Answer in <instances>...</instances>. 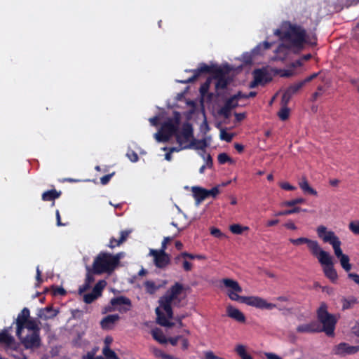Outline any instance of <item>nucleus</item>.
I'll return each mask as SVG.
<instances>
[{"label": "nucleus", "instance_id": "nucleus-43", "mask_svg": "<svg viewBox=\"0 0 359 359\" xmlns=\"http://www.w3.org/2000/svg\"><path fill=\"white\" fill-rule=\"evenodd\" d=\"M170 136L163 132L161 129H160V130L155 134V138L158 142H166L170 140Z\"/></svg>", "mask_w": 359, "mask_h": 359}, {"label": "nucleus", "instance_id": "nucleus-15", "mask_svg": "<svg viewBox=\"0 0 359 359\" xmlns=\"http://www.w3.org/2000/svg\"><path fill=\"white\" fill-rule=\"evenodd\" d=\"M110 304L113 306L123 305V307L118 309V310L122 312H127L130 311L132 306L130 299L124 296L112 298L110 301Z\"/></svg>", "mask_w": 359, "mask_h": 359}, {"label": "nucleus", "instance_id": "nucleus-21", "mask_svg": "<svg viewBox=\"0 0 359 359\" xmlns=\"http://www.w3.org/2000/svg\"><path fill=\"white\" fill-rule=\"evenodd\" d=\"M227 316L238 323H245V317L244 314L238 309L229 306L226 308Z\"/></svg>", "mask_w": 359, "mask_h": 359}, {"label": "nucleus", "instance_id": "nucleus-24", "mask_svg": "<svg viewBox=\"0 0 359 359\" xmlns=\"http://www.w3.org/2000/svg\"><path fill=\"white\" fill-rule=\"evenodd\" d=\"M62 192L57 191L55 189L44 191L41 195V199L43 201H53V205L55 204L54 201L61 196Z\"/></svg>", "mask_w": 359, "mask_h": 359}, {"label": "nucleus", "instance_id": "nucleus-57", "mask_svg": "<svg viewBox=\"0 0 359 359\" xmlns=\"http://www.w3.org/2000/svg\"><path fill=\"white\" fill-rule=\"evenodd\" d=\"M188 315L187 313H182V314H180V315H177L175 319L176 320L177 324H178V326L180 327H182L184 326V323H183V319H184L186 317H187Z\"/></svg>", "mask_w": 359, "mask_h": 359}, {"label": "nucleus", "instance_id": "nucleus-55", "mask_svg": "<svg viewBox=\"0 0 359 359\" xmlns=\"http://www.w3.org/2000/svg\"><path fill=\"white\" fill-rule=\"evenodd\" d=\"M126 156L132 162H137L139 159L137 154L132 149L127 151Z\"/></svg>", "mask_w": 359, "mask_h": 359}, {"label": "nucleus", "instance_id": "nucleus-63", "mask_svg": "<svg viewBox=\"0 0 359 359\" xmlns=\"http://www.w3.org/2000/svg\"><path fill=\"white\" fill-rule=\"evenodd\" d=\"M182 339V337L180 335L174 337H170L167 339V342L168 341L171 345L176 346L177 344V342L180 339Z\"/></svg>", "mask_w": 359, "mask_h": 359}, {"label": "nucleus", "instance_id": "nucleus-31", "mask_svg": "<svg viewBox=\"0 0 359 359\" xmlns=\"http://www.w3.org/2000/svg\"><path fill=\"white\" fill-rule=\"evenodd\" d=\"M300 211H304V212H307V210L306 209H304L302 210L301 208L299 207H294L292 209H289V210H282V211H278V212H276L274 215L276 217H279V216H286V215H292V214H294V213H298Z\"/></svg>", "mask_w": 359, "mask_h": 359}, {"label": "nucleus", "instance_id": "nucleus-48", "mask_svg": "<svg viewBox=\"0 0 359 359\" xmlns=\"http://www.w3.org/2000/svg\"><path fill=\"white\" fill-rule=\"evenodd\" d=\"M348 228L355 235H359V221L355 220L349 223Z\"/></svg>", "mask_w": 359, "mask_h": 359}, {"label": "nucleus", "instance_id": "nucleus-14", "mask_svg": "<svg viewBox=\"0 0 359 359\" xmlns=\"http://www.w3.org/2000/svg\"><path fill=\"white\" fill-rule=\"evenodd\" d=\"M359 351V346H351L347 343H340L335 346L334 353L339 355L355 354Z\"/></svg>", "mask_w": 359, "mask_h": 359}, {"label": "nucleus", "instance_id": "nucleus-10", "mask_svg": "<svg viewBox=\"0 0 359 359\" xmlns=\"http://www.w3.org/2000/svg\"><path fill=\"white\" fill-rule=\"evenodd\" d=\"M149 255L154 257V264L157 268H165L170 263V256L163 250L151 249Z\"/></svg>", "mask_w": 359, "mask_h": 359}, {"label": "nucleus", "instance_id": "nucleus-30", "mask_svg": "<svg viewBox=\"0 0 359 359\" xmlns=\"http://www.w3.org/2000/svg\"><path fill=\"white\" fill-rule=\"evenodd\" d=\"M299 186L304 193H307L313 196H317V191L313 188L310 187L306 179L304 178L299 183Z\"/></svg>", "mask_w": 359, "mask_h": 359}, {"label": "nucleus", "instance_id": "nucleus-26", "mask_svg": "<svg viewBox=\"0 0 359 359\" xmlns=\"http://www.w3.org/2000/svg\"><path fill=\"white\" fill-rule=\"evenodd\" d=\"M183 290L184 287L181 283H175L172 286H171L166 294L175 300L177 299V296L182 292Z\"/></svg>", "mask_w": 359, "mask_h": 359}, {"label": "nucleus", "instance_id": "nucleus-62", "mask_svg": "<svg viewBox=\"0 0 359 359\" xmlns=\"http://www.w3.org/2000/svg\"><path fill=\"white\" fill-rule=\"evenodd\" d=\"M219 193V187H214L211 189L208 190V197L212 196V197L215 198Z\"/></svg>", "mask_w": 359, "mask_h": 359}, {"label": "nucleus", "instance_id": "nucleus-20", "mask_svg": "<svg viewBox=\"0 0 359 359\" xmlns=\"http://www.w3.org/2000/svg\"><path fill=\"white\" fill-rule=\"evenodd\" d=\"M58 313V311L55 310L53 306H46L39 310L37 316L43 320H48L55 318Z\"/></svg>", "mask_w": 359, "mask_h": 359}, {"label": "nucleus", "instance_id": "nucleus-60", "mask_svg": "<svg viewBox=\"0 0 359 359\" xmlns=\"http://www.w3.org/2000/svg\"><path fill=\"white\" fill-rule=\"evenodd\" d=\"M210 233L212 236L218 238H220L224 236L222 231L217 228H212L210 230Z\"/></svg>", "mask_w": 359, "mask_h": 359}, {"label": "nucleus", "instance_id": "nucleus-53", "mask_svg": "<svg viewBox=\"0 0 359 359\" xmlns=\"http://www.w3.org/2000/svg\"><path fill=\"white\" fill-rule=\"evenodd\" d=\"M220 139L225 140L227 142H230L233 139V134L229 133L224 130H222L220 133Z\"/></svg>", "mask_w": 359, "mask_h": 359}, {"label": "nucleus", "instance_id": "nucleus-9", "mask_svg": "<svg viewBox=\"0 0 359 359\" xmlns=\"http://www.w3.org/2000/svg\"><path fill=\"white\" fill-rule=\"evenodd\" d=\"M180 123V114L178 112H176L175 117L173 118H168L162 124L161 129L170 137L172 135L176 136V134L178 132Z\"/></svg>", "mask_w": 359, "mask_h": 359}, {"label": "nucleus", "instance_id": "nucleus-18", "mask_svg": "<svg viewBox=\"0 0 359 359\" xmlns=\"http://www.w3.org/2000/svg\"><path fill=\"white\" fill-rule=\"evenodd\" d=\"M193 137V128L191 124L186 123L183 126L182 130L181 133H177L176 134V141L178 144H182L181 138L183 137L186 140H189V139Z\"/></svg>", "mask_w": 359, "mask_h": 359}, {"label": "nucleus", "instance_id": "nucleus-49", "mask_svg": "<svg viewBox=\"0 0 359 359\" xmlns=\"http://www.w3.org/2000/svg\"><path fill=\"white\" fill-rule=\"evenodd\" d=\"M217 160L219 164H225L228 162H232L231 158L226 153L219 154L217 156Z\"/></svg>", "mask_w": 359, "mask_h": 359}, {"label": "nucleus", "instance_id": "nucleus-7", "mask_svg": "<svg viewBox=\"0 0 359 359\" xmlns=\"http://www.w3.org/2000/svg\"><path fill=\"white\" fill-rule=\"evenodd\" d=\"M316 232L318 237L321 238L324 243H328L332 246L334 255L337 258L339 259L342 256L345 255L341 249V242L334 231H327L326 226L320 225L317 227Z\"/></svg>", "mask_w": 359, "mask_h": 359}, {"label": "nucleus", "instance_id": "nucleus-3", "mask_svg": "<svg viewBox=\"0 0 359 359\" xmlns=\"http://www.w3.org/2000/svg\"><path fill=\"white\" fill-rule=\"evenodd\" d=\"M222 283L224 285L228 288V297L233 301L239 302L260 309L271 310L276 307V304L269 303L264 299L259 297L240 296L238 293L242 292L243 289L236 280L230 278H224Z\"/></svg>", "mask_w": 359, "mask_h": 359}, {"label": "nucleus", "instance_id": "nucleus-13", "mask_svg": "<svg viewBox=\"0 0 359 359\" xmlns=\"http://www.w3.org/2000/svg\"><path fill=\"white\" fill-rule=\"evenodd\" d=\"M238 106V101H236L235 97L232 95L226 100L224 106L217 111V114L225 118H229L231 116V111Z\"/></svg>", "mask_w": 359, "mask_h": 359}, {"label": "nucleus", "instance_id": "nucleus-1", "mask_svg": "<svg viewBox=\"0 0 359 359\" xmlns=\"http://www.w3.org/2000/svg\"><path fill=\"white\" fill-rule=\"evenodd\" d=\"M273 34L281 41L287 42L291 47L297 50L303 49L305 44L316 45L317 38L315 34L309 37L302 26L290 21H283L280 28L276 29Z\"/></svg>", "mask_w": 359, "mask_h": 359}, {"label": "nucleus", "instance_id": "nucleus-22", "mask_svg": "<svg viewBox=\"0 0 359 359\" xmlns=\"http://www.w3.org/2000/svg\"><path fill=\"white\" fill-rule=\"evenodd\" d=\"M253 77L260 83L264 86L271 81V78L264 69H257L253 72Z\"/></svg>", "mask_w": 359, "mask_h": 359}, {"label": "nucleus", "instance_id": "nucleus-42", "mask_svg": "<svg viewBox=\"0 0 359 359\" xmlns=\"http://www.w3.org/2000/svg\"><path fill=\"white\" fill-rule=\"evenodd\" d=\"M229 229L233 233L241 235L245 230H248V227L243 226L238 224H234L230 226Z\"/></svg>", "mask_w": 359, "mask_h": 359}, {"label": "nucleus", "instance_id": "nucleus-33", "mask_svg": "<svg viewBox=\"0 0 359 359\" xmlns=\"http://www.w3.org/2000/svg\"><path fill=\"white\" fill-rule=\"evenodd\" d=\"M144 285L146 292L150 294H154L161 287V285H157L152 280H147Z\"/></svg>", "mask_w": 359, "mask_h": 359}, {"label": "nucleus", "instance_id": "nucleus-25", "mask_svg": "<svg viewBox=\"0 0 359 359\" xmlns=\"http://www.w3.org/2000/svg\"><path fill=\"white\" fill-rule=\"evenodd\" d=\"M193 195L198 203H201L208 198V189L194 187L192 188Z\"/></svg>", "mask_w": 359, "mask_h": 359}, {"label": "nucleus", "instance_id": "nucleus-50", "mask_svg": "<svg viewBox=\"0 0 359 359\" xmlns=\"http://www.w3.org/2000/svg\"><path fill=\"white\" fill-rule=\"evenodd\" d=\"M325 91V88L323 86H318L317 88V91L313 93L311 97V102H316L318 97L322 95V93Z\"/></svg>", "mask_w": 359, "mask_h": 359}, {"label": "nucleus", "instance_id": "nucleus-45", "mask_svg": "<svg viewBox=\"0 0 359 359\" xmlns=\"http://www.w3.org/2000/svg\"><path fill=\"white\" fill-rule=\"evenodd\" d=\"M271 43L265 41L259 45H257L254 49H253V53L254 54H260V50H268L271 48Z\"/></svg>", "mask_w": 359, "mask_h": 359}, {"label": "nucleus", "instance_id": "nucleus-36", "mask_svg": "<svg viewBox=\"0 0 359 359\" xmlns=\"http://www.w3.org/2000/svg\"><path fill=\"white\" fill-rule=\"evenodd\" d=\"M306 200L303 198H297L290 201H285L282 203V206L284 207H297L296 205L298 204H302L305 203Z\"/></svg>", "mask_w": 359, "mask_h": 359}, {"label": "nucleus", "instance_id": "nucleus-38", "mask_svg": "<svg viewBox=\"0 0 359 359\" xmlns=\"http://www.w3.org/2000/svg\"><path fill=\"white\" fill-rule=\"evenodd\" d=\"M194 147L196 149L204 150L208 147V143L205 139L194 140L191 142V147Z\"/></svg>", "mask_w": 359, "mask_h": 359}, {"label": "nucleus", "instance_id": "nucleus-52", "mask_svg": "<svg viewBox=\"0 0 359 359\" xmlns=\"http://www.w3.org/2000/svg\"><path fill=\"white\" fill-rule=\"evenodd\" d=\"M356 302L357 300L355 298H352L351 299H344L343 301L342 308L344 310L348 309Z\"/></svg>", "mask_w": 359, "mask_h": 359}, {"label": "nucleus", "instance_id": "nucleus-37", "mask_svg": "<svg viewBox=\"0 0 359 359\" xmlns=\"http://www.w3.org/2000/svg\"><path fill=\"white\" fill-rule=\"evenodd\" d=\"M172 301L173 299L165 294L159 299L158 302L160 306L163 309H165V308L171 306Z\"/></svg>", "mask_w": 359, "mask_h": 359}, {"label": "nucleus", "instance_id": "nucleus-46", "mask_svg": "<svg viewBox=\"0 0 359 359\" xmlns=\"http://www.w3.org/2000/svg\"><path fill=\"white\" fill-rule=\"evenodd\" d=\"M290 115V109L287 107H282L279 112L278 113V116L282 121H285L289 118Z\"/></svg>", "mask_w": 359, "mask_h": 359}, {"label": "nucleus", "instance_id": "nucleus-41", "mask_svg": "<svg viewBox=\"0 0 359 359\" xmlns=\"http://www.w3.org/2000/svg\"><path fill=\"white\" fill-rule=\"evenodd\" d=\"M102 353L107 359H118L116 353L108 346H104L102 349Z\"/></svg>", "mask_w": 359, "mask_h": 359}, {"label": "nucleus", "instance_id": "nucleus-47", "mask_svg": "<svg viewBox=\"0 0 359 359\" xmlns=\"http://www.w3.org/2000/svg\"><path fill=\"white\" fill-rule=\"evenodd\" d=\"M182 256H185L186 259H197L199 260H204L206 259V257L203 255H201V254L200 255H194V254L189 253L187 252H183Z\"/></svg>", "mask_w": 359, "mask_h": 359}, {"label": "nucleus", "instance_id": "nucleus-4", "mask_svg": "<svg viewBox=\"0 0 359 359\" xmlns=\"http://www.w3.org/2000/svg\"><path fill=\"white\" fill-rule=\"evenodd\" d=\"M120 259L121 257L118 254L113 255L102 252L94 259L93 272L96 274L110 273L118 264Z\"/></svg>", "mask_w": 359, "mask_h": 359}, {"label": "nucleus", "instance_id": "nucleus-54", "mask_svg": "<svg viewBox=\"0 0 359 359\" xmlns=\"http://www.w3.org/2000/svg\"><path fill=\"white\" fill-rule=\"evenodd\" d=\"M292 97V96H291L289 93L285 91L281 98L282 107H287V104L290 102Z\"/></svg>", "mask_w": 359, "mask_h": 359}, {"label": "nucleus", "instance_id": "nucleus-61", "mask_svg": "<svg viewBox=\"0 0 359 359\" xmlns=\"http://www.w3.org/2000/svg\"><path fill=\"white\" fill-rule=\"evenodd\" d=\"M182 268L185 271H190L192 269V264L189 262L187 260V259H183L182 260Z\"/></svg>", "mask_w": 359, "mask_h": 359}, {"label": "nucleus", "instance_id": "nucleus-23", "mask_svg": "<svg viewBox=\"0 0 359 359\" xmlns=\"http://www.w3.org/2000/svg\"><path fill=\"white\" fill-rule=\"evenodd\" d=\"M156 314L157 316L156 321L157 323L163 327H172L174 323L170 322L169 318H167L164 313L161 310L159 307L156 309Z\"/></svg>", "mask_w": 359, "mask_h": 359}, {"label": "nucleus", "instance_id": "nucleus-35", "mask_svg": "<svg viewBox=\"0 0 359 359\" xmlns=\"http://www.w3.org/2000/svg\"><path fill=\"white\" fill-rule=\"evenodd\" d=\"M235 351L241 359H252V357L247 353L245 346L242 344L237 345Z\"/></svg>", "mask_w": 359, "mask_h": 359}, {"label": "nucleus", "instance_id": "nucleus-2", "mask_svg": "<svg viewBox=\"0 0 359 359\" xmlns=\"http://www.w3.org/2000/svg\"><path fill=\"white\" fill-rule=\"evenodd\" d=\"M290 243L294 245L306 244L312 255L317 257L318 262L323 266L325 276L332 283L336 282L338 278L337 273L334 268L332 257L329 252L321 249L318 242L305 237L298 238H290Z\"/></svg>", "mask_w": 359, "mask_h": 359}, {"label": "nucleus", "instance_id": "nucleus-56", "mask_svg": "<svg viewBox=\"0 0 359 359\" xmlns=\"http://www.w3.org/2000/svg\"><path fill=\"white\" fill-rule=\"evenodd\" d=\"M115 172H113L112 173L106 175L100 178V182L103 185H106L109 183L111 178L114 175Z\"/></svg>", "mask_w": 359, "mask_h": 359}, {"label": "nucleus", "instance_id": "nucleus-39", "mask_svg": "<svg viewBox=\"0 0 359 359\" xmlns=\"http://www.w3.org/2000/svg\"><path fill=\"white\" fill-rule=\"evenodd\" d=\"M25 328L29 331H32V332H40V327H39L36 322L29 318L25 324Z\"/></svg>", "mask_w": 359, "mask_h": 359}, {"label": "nucleus", "instance_id": "nucleus-16", "mask_svg": "<svg viewBox=\"0 0 359 359\" xmlns=\"http://www.w3.org/2000/svg\"><path fill=\"white\" fill-rule=\"evenodd\" d=\"M297 332L299 333L320 332V324L317 321H311L309 323L299 325L297 327Z\"/></svg>", "mask_w": 359, "mask_h": 359}, {"label": "nucleus", "instance_id": "nucleus-28", "mask_svg": "<svg viewBox=\"0 0 359 359\" xmlns=\"http://www.w3.org/2000/svg\"><path fill=\"white\" fill-rule=\"evenodd\" d=\"M129 232L126 231H122L121 232V237L118 240L111 238L109 241V243L108 244V247L110 248H114L116 246L120 245L123 241H125L128 236Z\"/></svg>", "mask_w": 359, "mask_h": 359}, {"label": "nucleus", "instance_id": "nucleus-58", "mask_svg": "<svg viewBox=\"0 0 359 359\" xmlns=\"http://www.w3.org/2000/svg\"><path fill=\"white\" fill-rule=\"evenodd\" d=\"M153 353L156 358L165 359L166 353L159 348H154L153 351Z\"/></svg>", "mask_w": 359, "mask_h": 359}, {"label": "nucleus", "instance_id": "nucleus-40", "mask_svg": "<svg viewBox=\"0 0 359 359\" xmlns=\"http://www.w3.org/2000/svg\"><path fill=\"white\" fill-rule=\"evenodd\" d=\"M340 264L341 265V267L346 271H349L351 269V264H350V259L349 257L346 255L342 256L339 258Z\"/></svg>", "mask_w": 359, "mask_h": 359}, {"label": "nucleus", "instance_id": "nucleus-19", "mask_svg": "<svg viewBox=\"0 0 359 359\" xmlns=\"http://www.w3.org/2000/svg\"><path fill=\"white\" fill-rule=\"evenodd\" d=\"M120 319L118 314L108 315L100 322V326L103 330H111L114 325Z\"/></svg>", "mask_w": 359, "mask_h": 359}, {"label": "nucleus", "instance_id": "nucleus-34", "mask_svg": "<svg viewBox=\"0 0 359 359\" xmlns=\"http://www.w3.org/2000/svg\"><path fill=\"white\" fill-rule=\"evenodd\" d=\"M153 338L160 344H165L167 339L164 336L163 332L159 329H155L151 331Z\"/></svg>", "mask_w": 359, "mask_h": 359}, {"label": "nucleus", "instance_id": "nucleus-11", "mask_svg": "<svg viewBox=\"0 0 359 359\" xmlns=\"http://www.w3.org/2000/svg\"><path fill=\"white\" fill-rule=\"evenodd\" d=\"M107 285V282L104 280H99L94 287L91 292L85 294L83 295V301L86 304H91L96 299L102 295V290Z\"/></svg>", "mask_w": 359, "mask_h": 359}, {"label": "nucleus", "instance_id": "nucleus-64", "mask_svg": "<svg viewBox=\"0 0 359 359\" xmlns=\"http://www.w3.org/2000/svg\"><path fill=\"white\" fill-rule=\"evenodd\" d=\"M348 278L353 280L355 283L359 285V275H358L357 273H349L348 274Z\"/></svg>", "mask_w": 359, "mask_h": 359}, {"label": "nucleus", "instance_id": "nucleus-59", "mask_svg": "<svg viewBox=\"0 0 359 359\" xmlns=\"http://www.w3.org/2000/svg\"><path fill=\"white\" fill-rule=\"evenodd\" d=\"M280 187L281 189L286 190V191H294L296 189V187L291 185L288 182H281L280 184Z\"/></svg>", "mask_w": 359, "mask_h": 359}, {"label": "nucleus", "instance_id": "nucleus-12", "mask_svg": "<svg viewBox=\"0 0 359 359\" xmlns=\"http://www.w3.org/2000/svg\"><path fill=\"white\" fill-rule=\"evenodd\" d=\"M30 317L29 309L25 307L20 313H18L16 319V335L20 338L23 330L25 328V324Z\"/></svg>", "mask_w": 359, "mask_h": 359}, {"label": "nucleus", "instance_id": "nucleus-17", "mask_svg": "<svg viewBox=\"0 0 359 359\" xmlns=\"http://www.w3.org/2000/svg\"><path fill=\"white\" fill-rule=\"evenodd\" d=\"M292 47L290 46V43L280 44L275 50L276 55L274 56L275 60H284L287 58V55L290 53V48Z\"/></svg>", "mask_w": 359, "mask_h": 359}, {"label": "nucleus", "instance_id": "nucleus-29", "mask_svg": "<svg viewBox=\"0 0 359 359\" xmlns=\"http://www.w3.org/2000/svg\"><path fill=\"white\" fill-rule=\"evenodd\" d=\"M230 81L228 78L217 79L215 83L216 96H221L219 90L226 89Z\"/></svg>", "mask_w": 359, "mask_h": 359}, {"label": "nucleus", "instance_id": "nucleus-32", "mask_svg": "<svg viewBox=\"0 0 359 359\" xmlns=\"http://www.w3.org/2000/svg\"><path fill=\"white\" fill-rule=\"evenodd\" d=\"M305 84L302 81H298L290 85L287 89L285 90L287 93H289L291 96H293L296 94Z\"/></svg>", "mask_w": 359, "mask_h": 359}, {"label": "nucleus", "instance_id": "nucleus-51", "mask_svg": "<svg viewBox=\"0 0 359 359\" xmlns=\"http://www.w3.org/2000/svg\"><path fill=\"white\" fill-rule=\"evenodd\" d=\"M87 271H88V272H87V274H86V280H85V283H86V284L90 285L95 280V278H94V276H93V275L95 273L93 272V269H90L89 267H87Z\"/></svg>", "mask_w": 359, "mask_h": 359}, {"label": "nucleus", "instance_id": "nucleus-5", "mask_svg": "<svg viewBox=\"0 0 359 359\" xmlns=\"http://www.w3.org/2000/svg\"><path fill=\"white\" fill-rule=\"evenodd\" d=\"M318 323L320 324V332H324L327 336L332 337L337 323V317L327 311L325 303H321L317 310Z\"/></svg>", "mask_w": 359, "mask_h": 359}, {"label": "nucleus", "instance_id": "nucleus-27", "mask_svg": "<svg viewBox=\"0 0 359 359\" xmlns=\"http://www.w3.org/2000/svg\"><path fill=\"white\" fill-rule=\"evenodd\" d=\"M15 342L14 337L8 333V330L4 329L0 332V344H5L8 346H11Z\"/></svg>", "mask_w": 359, "mask_h": 359}, {"label": "nucleus", "instance_id": "nucleus-44", "mask_svg": "<svg viewBox=\"0 0 359 359\" xmlns=\"http://www.w3.org/2000/svg\"><path fill=\"white\" fill-rule=\"evenodd\" d=\"M211 83V79L208 78L207 80L199 88V92L201 96H205L209 90L210 86Z\"/></svg>", "mask_w": 359, "mask_h": 359}, {"label": "nucleus", "instance_id": "nucleus-6", "mask_svg": "<svg viewBox=\"0 0 359 359\" xmlns=\"http://www.w3.org/2000/svg\"><path fill=\"white\" fill-rule=\"evenodd\" d=\"M194 73L193 76L186 80L178 81L181 83H189L195 81L201 74H212V78L215 80L226 78V72L220 67L215 66H209L205 63L200 64V66L193 70H189Z\"/></svg>", "mask_w": 359, "mask_h": 359}, {"label": "nucleus", "instance_id": "nucleus-8", "mask_svg": "<svg viewBox=\"0 0 359 359\" xmlns=\"http://www.w3.org/2000/svg\"><path fill=\"white\" fill-rule=\"evenodd\" d=\"M19 339L26 349H36L41 345L40 332H32L25 337H22L21 335Z\"/></svg>", "mask_w": 359, "mask_h": 359}]
</instances>
